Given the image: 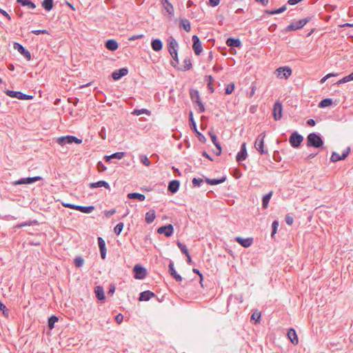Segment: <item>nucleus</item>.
I'll return each mask as SVG.
<instances>
[{
  "label": "nucleus",
  "instance_id": "nucleus-49",
  "mask_svg": "<svg viewBox=\"0 0 353 353\" xmlns=\"http://www.w3.org/2000/svg\"><path fill=\"white\" fill-rule=\"evenodd\" d=\"M260 319H261V312H260L256 311L251 316V319L255 321L254 324L259 323Z\"/></svg>",
  "mask_w": 353,
  "mask_h": 353
},
{
  "label": "nucleus",
  "instance_id": "nucleus-23",
  "mask_svg": "<svg viewBox=\"0 0 353 353\" xmlns=\"http://www.w3.org/2000/svg\"><path fill=\"white\" fill-rule=\"evenodd\" d=\"M155 296V294L150 290L143 291L140 293L139 300L140 301H148Z\"/></svg>",
  "mask_w": 353,
  "mask_h": 353
},
{
  "label": "nucleus",
  "instance_id": "nucleus-36",
  "mask_svg": "<svg viewBox=\"0 0 353 353\" xmlns=\"http://www.w3.org/2000/svg\"><path fill=\"white\" fill-rule=\"evenodd\" d=\"M17 2L20 3L23 6H27L30 9H34L36 5L31 0H17Z\"/></svg>",
  "mask_w": 353,
  "mask_h": 353
},
{
  "label": "nucleus",
  "instance_id": "nucleus-34",
  "mask_svg": "<svg viewBox=\"0 0 353 353\" xmlns=\"http://www.w3.org/2000/svg\"><path fill=\"white\" fill-rule=\"evenodd\" d=\"M94 209L93 205L89 206H82V205H77L76 210H79L83 213L89 214L91 213Z\"/></svg>",
  "mask_w": 353,
  "mask_h": 353
},
{
  "label": "nucleus",
  "instance_id": "nucleus-12",
  "mask_svg": "<svg viewBox=\"0 0 353 353\" xmlns=\"http://www.w3.org/2000/svg\"><path fill=\"white\" fill-rule=\"evenodd\" d=\"M13 48L17 50L28 61H30L31 59L30 52L27 49H26L21 44L17 42H14L13 43Z\"/></svg>",
  "mask_w": 353,
  "mask_h": 353
},
{
  "label": "nucleus",
  "instance_id": "nucleus-51",
  "mask_svg": "<svg viewBox=\"0 0 353 353\" xmlns=\"http://www.w3.org/2000/svg\"><path fill=\"white\" fill-rule=\"evenodd\" d=\"M203 182V181L201 178H194L192 179V185L193 187H199Z\"/></svg>",
  "mask_w": 353,
  "mask_h": 353
},
{
  "label": "nucleus",
  "instance_id": "nucleus-42",
  "mask_svg": "<svg viewBox=\"0 0 353 353\" xmlns=\"http://www.w3.org/2000/svg\"><path fill=\"white\" fill-rule=\"evenodd\" d=\"M74 264L77 268H81L84 264V259L81 256H78L74 259Z\"/></svg>",
  "mask_w": 353,
  "mask_h": 353
},
{
  "label": "nucleus",
  "instance_id": "nucleus-2",
  "mask_svg": "<svg viewBox=\"0 0 353 353\" xmlns=\"http://www.w3.org/2000/svg\"><path fill=\"white\" fill-rule=\"evenodd\" d=\"M57 142L59 145L63 146L66 144H72L74 143L80 144L82 143V139L72 135H67L59 137Z\"/></svg>",
  "mask_w": 353,
  "mask_h": 353
},
{
  "label": "nucleus",
  "instance_id": "nucleus-37",
  "mask_svg": "<svg viewBox=\"0 0 353 353\" xmlns=\"http://www.w3.org/2000/svg\"><path fill=\"white\" fill-rule=\"evenodd\" d=\"M272 192H270L268 194H266L263 196L262 199V207L263 208H267L268 206V203L270 202V200L272 197Z\"/></svg>",
  "mask_w": 353,
  "mask_h": 353
},
{
  "label": "nucleus",
  "instance_id": "nucleus-59",
  "mask_svg": "<svg viewBox=\"0 0 353 353\" xmlns=\"http://www.w3.org/2000/svg\"><path fill=\"white\" fill-rule=\"evenodd\" d=\"M214 145H215L216 150H218V152H215V154L217 156L220 155L222 151L221 144L217 141L214 143Z\"/></svg>",
  "mask_w": 353,
  "mask_h": 353
},
{
  "label": "nucleus",
  "instance_id": "nucleus-18",
  "mask_svg": "<svg viewBox=\"0 0 353 353\" xmlns=\"http://www.w3.org/2000/svg\"><path fill=\"white\" fill-rule=\"evenodd\" d=\"M161 3L163 5L164 10L168 12L170 17L174 16V9L171 3L169 2V0H161Z\"/></svg>",
  "mask_w": 353,
  "mask_h": 353
},
{
  "label": "nucleus",
  "instance_id": "nucleus-44",
  "mask_svg": "<svg viewBox=\"0 0 353 353\" xmlns=\"http://www.w3.org/2000/svg\"><path fill=\"white\" fill-rule=\"evenodd\" d=\"M132 114L139 116L142 114H150V112L147 109H135L132 112Z\"/></svg>",
  "mask_w": 353,
  "mask_h": 353
},
{
  "label": "nucleus",
  "instance_id": "nucleus-46",
  "mask_svg": "<svg viewBox=\"0 0 353 353\" xmlns=\"http://www.w3.org/2000/svg\"><path fill=\"white\" fill-rule=\"evenodd\" d=\"M58 321V318L56 316H51L48 319V327L50 329H52L54 326V323Z\"/></svg>",
  "mask_w": 353,
  "mask_h": 353
},
{
  "label": "nucleus",
  "instance_id": "nucleus-40",
  "mask_svg": "<svg viewBox=\"0 0 353 353\" xmlns=\"http://www.w3.org/2000/svg\"><path fill=\"white\" fill-rule=\"evenodd\" d=\"M332 104V99L330 98H326L323 99L319 104V108H326L330 106Z\"/></svg>",
  "mask_w": 353,
  "mask_h": 353
},
{
  "label": "nucleus",
  "instance_id": "nucleus-27",
  "mask_svg": "<svg viewBox=\"0 0 353 353\" xmlns=\"http://www.w3.org/2000/svg\"><path fill=\"white\" fill-rule=\"evenodd\" d=\"M94 293L96 295V297L99 301H103L105 299V294H104V290L103 287L98 285L95 287L94 288Z\"/></svg>",
  "mask_w": 353,
  "mask_h": 353
},
{
  "label": "nucleus",
  "instance_id": "nucleus-43",
  "mask_svg": "<svg viewBox=\"0 0 353 353\" xmlns=\"http://www.w3.org/2000/svg\"><path fill=\"white\" fill-rule=\"evenodd\" d=\"M192 65L191 63V60L189 58H186L183 61V70L187 71L189 70L192 68Z\"/></svg>",
  "mask_w": 353,
  "mask_h": 353
},
{
  "label": "nucleus",
  "instance_id": "nucleus-21",
  "mask_svg": "<svg viewBox=\"0 0 353 353\" xmlns=\"http://www.w3.org/2000/svg\"><path fill=\"white\" fill-rule=\"evenodd\" d=\"M168 271L170 275L178 282L182 281V277L180 274H179L174 267V263L172 261H170L168 265Z\"/></svg>",
  "mask_w": 353,
  "mask_h": 353
},
{
  "label": "nucleus",
  "instance_id": "nucleus-24",
  "mask_svg": "<svg viewBox=\"0 0 353 353\" xmlns=\"http://www.w3.org/2000/svg\"><path fill=\"white\" fill-rule=\"evenodd\" d=\"M168 51L170 54L174 50H177L178 43L172 36L168 38Z\"/></svg>",
  "mask_w": 353,
  "mask_h": 353
},
{
  "label": "nucleus",
  "instance_id": "nucleus-45",
  "mask_svg": "<svg viewBox=\"0 0 353 353\" xmlns=\"http://www.w3.org/2000/svg\"><path fill=\"white\" fill-rule=\"evenodd\" d=\"M124 224L122 222H119L114 228V232L116 235H119L123 230Z\"/></svg>",
  "mask_w": 353,
  "mask_h": 353
},
{
  "label": "nucleus",
  "instance_id": "nucleus-62",
  "mask_svg": "<svg viewBox=\"0 0 353 353\" xmlns=\"http://www.w3.org/2000/svg\"><path fill=\"white\" fill-rule=\"evenodd\" d=\"M209 135H210V137L211 138V140H212L213 144L218 141H217V137H216V134L214 132L210 131L209 132Z\"/></svg>",
  "mask_w": 353,
  "mask_h": 353
},
{
  "label": "nucleus",
  "instance_id": "nucleus-20",
  "mask_svg": "<svg viewBox=\"0 0 353 353\" xmlns=\"http://www.w3.org/2000/svg\"><path fill=\"white\" fill-rule=\"evenodd\" d=\"M235 241L244 248H249L253 243L252 238L243 239L242 237L237 236L235 238Z\"/></svg>",
  "mask_w": 353,
  "mask_h": 353
},
{
  "label": "nucleus",
  "instance_id": "nucleus-50",
  "mask_svg": "<svg viewBox=\"0 0 353 353\" xmlns=\"http://www.w3.org/2000/svg\"><path fill=\"white\" fill-rule=\"evenodd\" d=\"M234 83H231L230 84H228L227 85V87L225 88V94H230L232 93V92L234 91Z\"/></svg>",
  "mask_w": 353,
  "mask_h": 353
},
{
  "label": "nucleus",
  "instance_id": "nucleus-16",
  "mask_svg": "<svg viewBox=\"0 0 353 353\" xmlns=\"http://www.w3.org/2000/svg\"><path fill=\"white\" fill-rule=\"evenodd\" d=\"M247 156H248V152H247V149H246V143L245 142H243L241 144L240 151L237 153V154L236 156V160L238 162L244 161L246 159Z\"/></svg>",
  "mask_w": 353,
  "mask_h": 353
},
{
  "label": "nucleus",
  "instance_id": "nucleus-14",
  "mask_svg": "<svg viewBox=\"0 0 353 353\" xmlns=\"http://www.w3.org/2000/svg\"><path fill=\"white\" fill-rule=\"evenodd\" d=\"M192 48L196 55H199L203 50L201 42L197 35L192 36Z\"/></svg>",
  "mask_w": 353,
  "mask_h": 353
},
{
  "label": "nucleus",
  "instance_id": "nucleus-47",
  "mask_svg": "<svg viewBox=\"0 0 353 353\" xmlns=\"http://www.w3.org/2000/svg\"><path fill=\"white\" fill-rule=\"evenodd\" d=\"M176 244L183 254H184L185 255H188V254H189L188 250L185 245L181 243L180 241H177Z\"/></svg>",
  "mask_w": 353,
  "mask_h": 353
},
{
  "label": "nucleus",
  "instance_id": "nucleus-4",
  "mask_svg": "<svg viewBox=\"0 0 353 353\" xmlns=\"http://www.w3.org/2000/svg\"><path fill=\"white\" fill-rule=\"evenodd\" d=\"M310 21V17L300 19L288 25L285 29V32H291L302 28Z\"/></svg>",
  "mask_w": 353,
  "mask_h": 353
},
{
  "label": "nucleus",
  "instance_id": "nucleus-41",
  "mask_svg": "<svg viewBox=\"0 0 353 353\" xmlns=\"http://www.w3.org/2000/svg\"><path fill=\"white\" fill-rule=\"evenodd\" d=\"M350 81H353V72H352L350 74L344 77L343 78H342L341 79L338 81L336 83L339 85V84H342V83H345L349 82Z\"/></svg>",
  "mask_w": 353,
  "mask_h": 353
},
{
  "label": "nucleus",
  "instance_id": "nucleus-9",
  "mask_svg": "<svg viewBox=\"0 0 353 353\" xmlns=\"http://www.w3.org/2000/svg\"><path fill=\"white\" fill-rule=\"evenodd\" d=\"M276 77L280 79H288L292 74V70L288 66L280 67L275 70Z\"/></svg>",
  "mask_w": 353,
  "mask_h": 353
},
{
  "label": "nucleus",
  "instance_id": "nucleus-13",
  "mask_svg": "<svg viewBox=\"0 0 353 353\" xmlns=\"http://www.w3.org/2000/svg\"><path fill=\"white\" fill-rule=\"evenodd\" d=\"M133 272L137 279H143L146 276V269L139 265H134Z\"/></svg>",
  "mask_w": 353,
  "mask_h": 353
},
{
  "label": "nucleus",
  "instance_id": "nucleus-61",
  "mask_svg": "<svg viewBox=\"0 0 353 353\" xmlns=\"http://www.w3.org/2000/svg\"><path fill=\"white\" fill-rule=\"evenodd\" d=\"M32 225V223L30 221H26V222H23L22 223L17 224L15 226V228H21L22 227L29 226V225Z\"/></svg>",
  "mask_w": 353,
  "mask_h": 353
},
{
  "label": "nucleus",
  "instance_id": "nucleus-1",
  "mask_svg": "<svg viewBox=\"0 0 353 353\" xmlns=\"http://www.w3.org/2000/svg\"><path fill=\"white\" fill-rule=\"evenodd\" d=\"M307 145L309 147L319 148L323 145V141L319 134L312 132L307 137Z\"/></svg>",
  "mask_w": 353,
  "mask_h": 353
},
{
  "label": "nucleus",
  "instance_id": "nucleus-5",
  "mask_svg": "<svg viewBox=\"0 0 353 353\" xmlns=\"http://www.w3.org/2000/svg\"><path fill=\"white\" fill-rule=\"evenodd\" d=\"M265 137V132H263L256 139L254 143L255 148L259 151L261 154H268V150L264 149V139Z\"/></svg>",
  "mask_w": 353,
  "mask_h": 353
},
{
  "label": "nucleus",
  "instance_id": "nucleus-26",
  "mask_svg": "<svg viewBox=\"0 0 353 353\" xmlns=\"http://www.w3.org/2000/svg\"><path fill=\"white\" fill-rule=\"evenodd\" d=\"M179 185L180 182L179 181L172 180L169 183L168 189L170 192L176 193L179 188Z\"/></svg>",
  "mask_w": 353,
  "mask_h": 353
},
{
  "label": "nucleus",
  "instance_id": "nucleus-33",
  "mask_svg": "<svg viewBox=\"0 0 353 353\" xmlns=\"http://www.w3.org/2000/svg\"><path fill=\"white\" fill-rule=\"evenodd\" d=\"M226 44L230 47H240L241 42L239 39L228 38L226 41Z\"/></svg>",
  "mask_w": 353,
  "mask_h": 353
},
{
  "label": "nucleus",
  "instance_id": "nucleus-29",
  "mask_svg": "<svg viewBox=\"0 0 353 353\" xmlns=\"http://www.w3.org/2000/svg\"><path fill=\"white\" fill-rule=\"evenodd\" d=\"M225 180H226V176H223L219 179H208V178H207L205 179V181L209 185H219V184H221V183L225 182Z\"/></svg>",
  "mask_w": 353,
  "mask_h": 353
},
{
  "label": "nucleus",
  "instance_id": "nucleus-60",
  "mask_svg": "<svg viewBox=\"0 0 353 353\" xmlns=\"http://www.w3.org/2000/svg\"><path fill=\"white\" fill-rule=\"evenodd\" d=\"M336 74H334V73H330V74H327V75H325L324 77H323L321 81H320V83H323L325 82V81L329 79L330 77H333V76H336Z\"/></svg>",
  "mask_w": 353,
  "mask_h": 353
},
{
  "label": "nucleus",
  "instance_id": "nucleus-25",
  "mask_svg": "<svg viewBox=\"0 0 353 353\" xmlns=\"http://www.w3.org/2000/svg\"><path fill=\"white\" fill-rule=\"evenodd\" d=\"M89 185L90 188L104 187L108 190H110V186L109 183L105 181H99L97 182L90 183Z\"/></svg>",
  "mask_w": 353,
  "mask_h": 353
},
{
  "label": "nucleus",
  "instance_id": "nucleus-6",
  "mask_svg": "<svg viewBox=\"0 0 353 353\" xmlns=\"http://www.w3.org/2000/svg\"><path fill=\"white\" fill-rule=\"evenodd\" d=\"M5 93L10 97L17 98L20 100H30L33 99V96L23 94L19 91L7 90L5 91Z\"/></svg>",
  "mask_w": 353,
  "mask_h": 353
},
{
  "label": "nucleus",
  "instance_id": "nucleus-17",
  "mask_svg": "<svg viewBox=\"0 0 353 353\" xmlns=\"http://www.w3.org/2000/svg\"><path fill=\"white\" fill-rule=\"evenodd\" d=\"M128 73V70L126 68H123L119 70H114L112 73V77L114 80L117 81L121 79L123 77L127 75Z\"/></svg>",
  "mask_w": 353,
  "mask_h": 353
},
{
  "label": "nucleus",
  "instance_id": "nucleus-3",
  "mask_svg": "<svg viewBox=\"0 0 353 353\" xmlns=\"http://www.w3.org/2000/svg\"><path fill=\"white\" fill-rule=\"evenodd\" d=\"M189 124L191 130L196 134V136L199 141L201 143H205L206 138L205 136L201 133L197 129L198 127H196V122L193 118V113L192 112H190L189 114Z\"/></svg>",
  "mask_w": 353,
  "mask_h": 353
},
{
  "label": "nucleus",
  "instance_id": "nucleus-64",
  "mask_svg": "<svg viewBox=\"0 0 353 353\" xmlns=\"http://www.w3.org/2000/svg\"><path fill=\"white\" fill-rule=\"evenodd\" d=\"M115 320L119 324H120L122 323L123 320V316L121 313H119L115 316Z\"/></svg>",
  "mask_w": 353,
  "mask_h": 353
},
{
  "label": "nucleus",
  "instance_id": "nucleus-7",
  "mask_svg": "<svg viewBox=\"0 0 353 353\" xmlns=\"http://www.w3.org/2000/svg\"><path fill=\"white\" fill-rule=\"evenodd\" d=\"M303 141V137L299 134L297 132H292L289 138V142L290 145L294 148H299Z\"/></svg>",
  "mask_w": 353,
  "mask_h": 353
},
{
  "label": "nucleus",
  "instance_id": "nucleus-57",
  "mask_svg": "<svg viewBox=\"0 0 353 353\" xmlns=\"http://www.w3.org/2000/svg\"><path fill=\"white\" fill-rule=\"evenodd\" d=\"M32 33L39 35L40 34H48V31L47 30H32Z\"/></svg>",
  "mask_w": 353,
  "mask_h": 353
},
{
  "label": "nucleus",
  "instance_id": "nucleus-31",
  "mask_svg": "<svg viewBox=\"0 0 353 353\" xmlns=\"http://www.w3.org/2000/svg\"><path fill=\"white\" fill-rule=\"evenodd\" d=\"M190 97L193 103H197L201 101L199 92L197 90L190 89Z\"/></svg>",
  "mask_w": 353,
  "mask_h": 353
},
{
  "label": "nucleus",
  "instance_id": "nucleus-54",
  "mask_svg": "<svg viewBox=\"0 0 353 353\" xmlns=\"http://www.w3.org/2000/svg\"><path fill=\"white\" fill-rule=\"evenodd\" d=\"M97 168L98 170V172H103L106 170V167L104 165V164L102 163V161H99L97 164Z\"/></svg>",
  "mask_w": 353,
  "mask_h": 353
},
{
  "label": "nucleus",
  "instance_id": "nucleus-11",
  "mask_svg": "<svg viewBox=\"0 0 353 353\" xmlns=\"http://www.w3.org/2000/svg\"><path fill=\"white\" fill-rule=\"evenodd\" d=\"M41 179V177L39 176H36L33 177H27V178H21L17 181H14L12 183L13 185H23V184H30L38 181Z\"/></svg>",
  "mask_w": 353,
  "mask_h": 353
},
{
  "label": "nucleus",
  "instance_id": "nucleus-56",
  "mask_svg": "<svg viewBox=\"0 0 353 353\" xmlns=\"http://www.w3.org/2000/svg\"><path fill=\"white\" fill-rule=\"evenodd\" d=\"M173 60L176 62V63H179L177 50H174L172 52L170 53Z\"/></svg>",
  "mask_w": 353,
  "mask_h": 353
},
{
  "label": "nucleus",
  "instance_id": "nucleus-55",
  "mask_svg": "<svg viewBox=\"0 0 353 353\" xmlns=\"http://www.w3.org/2000/svg\"><path fill=\"white\" fill-rule=\"evenodd\" d=\"M198 107H199V113H201V112H204L205 109V107H204V105L203 103H202L201 100L198 101L196 103Z\"/></svg>",
  "mask_w": 353,
  "mask_h": 353
},
{
  "label": "nucleus",
  "instance_id": "nucleus-10",
  "mask_svg": "<svg viewBox=\"0 0 353 353\" xmlns=\"http://www.w3.org/2000/svg\"><path fill=\"white\" fill-rule=\"evenodd\" d=\"M350 147H347L342 153L341 155L339 154L337 152H333L332 153V155H331V157H330V161L332 162H336V161H341V160H344L345 159L350 152Z\"/></svg>",
  "mask_w": 353,
  "mask_h": 353
},
{
  "label": "nucleus",
  "instance_id": "nucleus-28",
  "mask_svg": "<svg viewBox=\"0 0 353 353\" xmlns=\"http://www.w3.org/2000/svg\"><path fill=\"white\" fill-rule=\"evenodd\" d=\"M151 47L153 50L159 52L163 48V43L159 39H152L151 42Z\"/></svg>",
  "mask_w": 353,
  "mask_h": 353
},
{
  "label": "nucleus",
  "instance_id": "nucleus-58",
  "mask_svg": "<svg viewBox=\"0 0 353 353\" xmlns=\"http://www.w3.org/2000/svg\"><path fill=\"white\" fill-rule=\"evenodd\" d=\"M285 220L286 223L289 225H291L294 221L293 217L290 215H286Z\"/></svg>",
  "mask_w": 353,
  "mask_h": 353
},
{
  "label": "nucleus",
  "instance_id": "nucleus-52",
  "mask_svg": "<svg viewBox=\"0 0 353 353\" xmlns=\"http://www.w3.org/2000/svg\"><path fill=\"white\" fill-rule=\"evenodd\" d=\"M125 153L123 152H117L112 154H111L112 159H121L124 156Z\"/></svg>",
  "mask_w": 353,
  "mask_h": 353
},
{
  "label": "nucleus",
  "instance_id": "nucleus-8",
  "mask_svg": "<svg viewBox=\"0 0 353 353\" xmlns=\"http://www.w3.org/2000/svg\"><path fill=\"white\" fill-rule=\"evenodd\" d=\"M283 106L280 101H276L272 108V115L275 121H279L282 117Z\"/></svg>",
  "mask_w": 353,
  "mask_h": 353
},
{
  "label": "nucleus",
  "instance_id": "nucleus-39",
  "mask_svg": "<svg viewBox=\"0 0 353 353\" xmlns=\"http://www.w3.org/2000/svg\"><path fill=\"white\" fill-rule=\"evenodd\" d=\"M41 5L46 10L50 11L53 8V0H43Z\"/></svg>",
  "mask_w": 353,
  "mask_h": 353
},
{
  "label": "nucleus",
  "instance_id": "nucleus-53",
  "mask_svg": "<svg viewBox=\"0 0 353 353\" xmlns=\"http://www.w3.org/2000/svg\"><path fill=\"white\" fill-rule=\"evenodd\" d=\"M278 226H279V221H274L272 224V234H271L272 236H273L276 233Z\"/></svg>",
  "mask_w": 353,
  "mask_h": 353
},
{
  "label": "nucleus",
  "instance_id": "nucleus-48",
  "mask_svg": "<svg viewBox=\"0 0 353 353\" xmlns=\"http://www.w3.org/2000/svg\"><path fill=\"white\" fill-rule=\"evenodd\" d=\"M139 159H140V161L144 164L146 166H150V160L148 159V157L145 154H141L139 156Z\"/></svg>",
  "mask_w": 353,
  "mask_h": 353
},
{
  "label": "nucleus",
  "instance_id": "nucleus-30",
  "mask_svg": "<svg viewBox=\"0 0 353 353\" xmlns=\"http://www.w3.org/2000/svg\"><path fill=\"white\" fill-rule=\"evenodd\" d=\"M105 48L109 50L114 51L119 48V45L114 39H108L105 43Z\"/></svg>",
  "mask_w": 353,
  "mask_h": 353
},
{
  "label": "nucleus",
  "instance_id": "nucleus-15",
  "mask_svg": "<svg viewBox=\"0 0 353 353\" xmlns=\"http://www.w3.org/2000/svg\"><path fill=\"white\" fill-rule=\"evenodd\" d=\"M174 228L172 225L168 224L164 226H161L158 228L157 232L159 234H163L165 236L169 237L172 235Z\"/></svg>",
  "mask_w": 353,
  "mask_h": 353
},
{
  "label": "nucleus",
  "instance_id": "nucleus-32",
  "mask_svg": "<svg viewBox=\"0 0 353 353\" xmlns=\"http://www.w3.org/2000/svg\"><path fill=\"white\" fill-rule=\"evenodd\" d=\"M156 218L154 210H150L145 214V221L147 223H152Z\"/></svg>",
  "mask_w": 353,
  "mask_h": 353
},
{
  "label": "nucleus",
  "instance_id": "nucleus-19",
  "mask_svg": "<svg viewBox=\"0 0 353 353\" xmlns=\"http://www.w3.org/2000/svg\"><path fill=\"white\" fill-rule=\"evenodd\" d=\"M98 245L100 250L101 256L103 259H105L106 257V247L105 242L101 236L97 238Z\"/></svg>",
  "mask_w": 353,
  "mask_h": 353
},
{
  "label": "nucleus",
  "instance_id": "nucleus-35",
  "mask_svg": "<svg viewBox=\"0 0 353 353\" xmlns=\"http://www.w3.org/2000/svg\"><path fill=\"white\" fill-rule=\"evenodd\" d=\"M128 197L130 199H138L140 201L145 200V196L144 194L138 192H132L128 194Z\"/></svg>",
  "mask_w": 353,
  "mask_h": 353
},
{
  "label": "nucleus",
  "instance_id": "nucleus-38",
  "mask_svg": "<svg viewBox=\"0 0 353 353\" xmlns=\"http://www.w3.org/2000/svg\"><path fill=\"white\" fill-rule=\"evenodd\" d=\"M180 27L183 28L186 32H190L191 29V25L188 19H183L180 21Z\"/></svg>",
  "mask_w": 353,
  "mask_h": 353
},
{
  "label": "nucleus",
  "instance_id": "nucleus-63",
  "mask_svg": "<svg viewBox=\"0 0 353 353\" xmlns=\"http://www.w3.org/2000/svg\"><path fill=\"white\" fill-rule=\"evenodd\" d=\"M220 3V0H209L208 4L212 7L218 6Z\"/></svg>",
  "mask_w": 353,
  "mask_h": 353
},
{
  "label": "nucleus",
  "instance_id": "nucleus-22",
  "mask_svg": "<svg viewBox=\"0 0 353 353\" xmlns=\"http://www.w3.org/2000/svg\"><path fill=\"white\" fill-rule=\"evenodd\" d=\"M288 337L293 345H297L299 343L296 332L294 328H290L287 333Z\"/></svg>",
  "mask_w": 353,
  "mask_h": 353
}]
</instances>
